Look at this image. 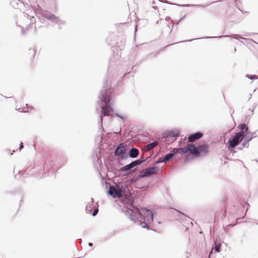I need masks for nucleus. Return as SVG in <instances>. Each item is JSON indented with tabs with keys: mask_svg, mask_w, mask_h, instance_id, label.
Listing matches in <instances>:
<instances>
[{
	"mask_svg": "<svg viewBox=\"0 0 258 258\" xmlns=\"http://www.w3.org/2000/svg\"><path fill=\"white\" fill-rule=\"evenodd\" d=\"M127 205L122 209L125 216L132 221L143 228L151 229L153 222L152 212L146 208L135 207L131 199H126Z\"/></svg>",
	"mask_w": 258,
	"mask_h": 258,
	"instance_id": "nucleus-1",
	"label": "nucleus"
},
{
	"mask_svg": "<svg viewBox=\"0 0 258 258\" xmlns=\"http://www.w3.org/2000/svg\"><path fill=\"white\" fill-rule=\"evenodd\" d=\"M111 80H109V78L106 80L104 84L103 89L100 91V95L99 97L100 101V107L101 108V114L100 116L99 128L101 127L103 129L102 116H105L108 113L112 111V109L109 105L110 101L112 99V94H113V89L111 87Z\"/></svg>",
	"mask_w": 258,
	"mask_h": 258,
	"instance_id": "nucleus-2",
	"label": "nucleus"
},
{
	"mask_svg": "<svg viewBox=\"0 0 258 258\" xmlns=\"http://www.w3.org/2000/svg\"><path fill=\"white\" fill-rule=\"evenodd\" d=\"M244 138L240 133H236L232 138L229 139L227 144L228 149L235 148L242 141Z\"/></svg>",
	"mask_w": 258,
	"mask_h": 258,
	"instance_id": "nucleus-3",
	"label": "nucleus"
},
{
	"mask_svg": "<svg viewBox=\"0 0 258 258\" xmlns=\"http://www.w3.org/2000/svg\"><path fill=\"white\" fill-rule=\"evenodd\" d=\"M108 193L110 196L114 198H120L124 195L123 191L121 189L120 186L116 184H115V185L110 186Z\"/></svg>",
	"mask_w": 258,
	"mask_h": 258,
	"instance_id": "nucleus-4",
	"label": "nucleus"
},
{
	"mask_svg": "<svg viewBox=\"0 0 258 258\" xmlns=\"http://www.w3.org/2000/svg\"><path fill=\"white\" fill-rule=\"evenodd\" d=\"M193 146L194 144H188L184 148H173L171 150V152H173L175 155H176L177 153L181 154H185L188 152H189L191 154H192V153H195L194 150H191V148H192V149H195V147Z\"/></svg>",
	"mask_w": 258,
	"mask_h": 258,
	"instance_id": "nucleus-5",
	"label": "nucleus"
},
{
	"mask_svg": "<svg viewBox=\"0 0 258 258\" xmlns=\"http://www.w3.org/2000/svg\"><path fill=\"white\" fill-rule=\"evenodd\" d=\"M91 203L87 205L86 207V211L87 213H92L93 216H96L98 213V205L97 203H94L93 198L91 199Z\"/></svg>",
	"mask_w": 258,
	"mask_h": 258,
	"instance_id": "nucleus-6",
	"label": "nucleus"
},
{
	"mask_svg": "<svg viewBox=\"0 0 258 258\" xmlns=\"http://www.w3.org/2000/svg\"><path fill=\"white\" fill-rule=\"evenodd\" d=\"M193 147H195V148H196L194 149L195 153H192V155H193L199 156L200 155V153H202L204 155H207L208 153V147L206 144L200 145L198 147H196V145L194 144ZM191 150H193L192 148H191Z\"/></svg>",
	"mask_w": 258,
	"mask_h": 258,
	"instance_id": "nucleus-7",
	"label": "nucleus"
},
{
	"mask_svg": "<svg viewBox=\"0 0 258 258\" xmlns=\"http://www.w3.org/2000/svg\"><path fill=\"white\" fill-rule=\"evenodd\" d=\"M126 146L124 143H120L114 151V155L116 156L120 155L122 158L126 157L127 156V155L125 154Z\"/></svg>",
	"mask_w": 258,
	"mask_h": 258,
	"instance_id": "nucleus-8",
	"label": "nucleus"
},
{
	"mask_svg": "<svg viewBox=\"0 0 258 258\" xmlns=\"http://www.w3.org/2000/svg\"><path fill=\"white\" fill-rule=\"evenodd\" d=\"M55 159L54 158L53 160L52 157H50L46 160L44 168L48 170V172H53L56 169V168H54V167L55 166Z\"/></svg>",
	"mask_w": 258,
	"mask_h": 258,
	"instance_id": "nucleus-9",
	"label": "nucleus"
},
{
	"mask_svg": "<svg viewBox=\"0 0 258 258\" xmlns=\"http://www.w3.org/2000/svg\"><path fill=\"white\" fill-rule=\"evenodd\" d=\"M134 167L131 162L130 164L121 167L119 169V171L120 172H123L124 175H127L131 173H134L135 172L136 169H133Z\"/></svg>",
	"mask_w": 258,
	"mask_h": 258,
	"instance_id": "nucleus-10",
	"label": "nucleus"
},
{
	"mask_svg": "<svg viewBox=\"0 0 258 258\" xmlns=\"http://www.w3.org/2000/svg\"><path fill=\"white\" fill-rule=\"evenodd\" d=\"M24 16L27 19H29L30 20V24L25 29L22 27L21 34L22 35H25L26 34V31H28L30 28H32L34 23H35V19L33 16L29 15L28 13H25Z\"/></svg>",
	"mask_w": 258,
	"mask_h": 258,
	"instance_id": "nucleus-11",
	"label": "nucleus"
},
{
	"mask_svg": "<svg viewBox=\"0 0 258 258\" xmlns=\"http://www.w3.org/2000/svg\"><path fill=\"white\" fill-rule=\"evenodd\" d=\"M40 14L43 17L50 20L51 22H53L56 19V16L55 15L45 10L41 9Z\"/></svg>",
	"mask_w": 258,
	"mask_h": 258,
	"instance_id": "nucleus-12",
	"label": "nucleus"
},
{
	"mask_svg": "<svg viewBox=\"0 0 258 258\" xmlns=\"http://www.w3.org/2000/svg\"><path fill=\"white\" fill-rule=\"evenodd\" d=\"M180 134V131L178 130H171L167 132L164 133L162 135L163 138L170 137H178Z\"/></svg>",
	"mask_w": 258,
	"mask_h": 258,
	"instance_id": "nucleus-13",
	"label": "nucleus"
},
{
	"mask_svg": "<svg viewBox=\"0 0 258 258\" xmlns=\"http://www.w3.org/2000/svg\"><path fill=\"white\" fill-rule=\"evenodd\" d=\"M203 134L201 132H198L196 133L190 135L188 137V142L192 143L197 140H199L202 138Z\"/></svg>",
	"mask_w": 258,
	"mask_h": 258,
	"instance_id": "nucleus-14",
	"label": "nucleus"
},
{
	"mask_svg": "<svg viewBox=\"0 0 258 258\" xmlns=\"http://www.w3.org/2000/svg\"><path fill=\"white\" fill-rule=\"evenodd\" d=\"M146 175L147 177L155 175L158 171V167L157 166H152L148 167L145 169Z\"/></svg>",
	"mask_w": 258,
	"mask_h": 258,
	"instance_id": "nucleus-15",
	"label": "nucleus"
},
{
	"mask_svg": "<svg viewBox=\"0 0 258 258\" xmlns=\"http://www.w3.org/2000/svg\"><path fill=\"white\" fill-rule=\"evenodd\" d=\"M238 127L240 129V131L238 133H240L241 135L244 137L245 133L249 131L247 125L245 123H241L238 126Z\"/></svg>",
	"mask_w": 258,
	"mask_h": 258,
	"instance_id": "nucleus-16",
	"label": "nucleus"
},
{
	"mask_svg": "<svg viewBox=\"0 0 258 258\" xmlns=\"http://www.w3.org/2000/svg\"><path fill=\"white\" fill-rule=\"evenodd\" d=\"M128 156L131 158H136L139 154V151L135 148H132L128 152Z\"/></svg>",
	"mask_w": 258,
	"mask_h": 258,
	"instance_id": "nucleus-17",
	"label": "nucleus"
},
{
	"mask_svg": "<svg viewBox=\"0 0 258 258\" xmlns=\"http://www.w3.org/2000/svg\"><path fill=\"white\" fill-rule=\"evenodd\" d=\"M52 23L57 24L59 29H61L62 26L65 25L66 24V22L64 20L60 19L57 16L56 19H55Z\"/></svg>",
	"mask_w": 258,
	"mask_h": 258,
	"instance_id": "nucleus-18",
	"label": "nucleus"
},
{
	"mask_svg": "<svg viewBox=\"0 0 258 258\" xmlns=\"http://www.w3.org/2000/svg\"><path fill=\"white\" fill-rule=\"evenodd\" d=\"M175 154L173 152H171L167 154L163 158L164 160H165V163L167 162H169L173 159L174 157L175 156Z\"/></svg>",
	"mask_w": 258,
	"mask_h": 258,
	"instance_id": "nucleus-19",
	"label": "nucleus"
},
{
	"mask_svg": "<svg viewBox=\"0 0 258 258\" xmlns=\"http://www.w3.org/2000/svg\"><path fill=\"white\" fill-rule=\"evenodd\" d=\"M255 135V132H252L249 130L247 132L245 133L244 138L246 139L249 138L248 141H250L253 138L256 137Z\"/></svg>",
	"mask_w": 258,
	"mask_h": 258,
	"instance_id": "nucleus-20",
	"label": "nucleus"
},
{
	"mask_svg": "<svg viewBox=\"0 0 258 258\" xmlns=\"http://www.w3.org/2000/svg\"><path fill=\"white\" fill-rule=\"evenodd\" d=\"M159 144L158 141H154L152 143H149L146 146V148L147 150L150 151L152 150L154 148L156 147Z\"/></svg>",
	"mask_w": 258,
	"mask_h": 258,
	"instance_id": "nucleus-21",
	"label": "nucleus"
},
{
	"mask_svg": "<svg viewBox=\"0 0 258 258\" xmlns=\"http://www.w3.org/2000/svg\"><path fill=\"white\" fill-rule=\"evenodd\" d=\"M238 35H235V34H232V35H222V36H220L219 37L218 36H215V37H210V36H207V37H203V38H197L196 39H209V38H217V37H231L233 36H237ZM196 39H191V40H186L185 41H192L194 40H195Z\"/></svg>",
	"mask_w": 258,
	"mask_h": 258,
	"instance_id": "nucleus-22",
	"label": "nucleus"
},
{
	"mask_svg": "<svg viewBox=\"0 0 258 258\" xmlns=\"http://www.w3.org/2000/svg\"><path fill=\"white\" fill-rule=\"evenodd\" d=\"M145 161H146L144 160V157H141L137 160L132 161V163L134 167H135L138 165H140L141 163Z\"/></svg>",
	"mask_w": 258,
	"mask_h": 258,
	"instance_id": "nucleus-23",
	"label": "nucleus"
},
{
	"mask_svg": "<svg viewBox=\"0 0 258 258\" xmlns=\"http://www.w3.org/2000/svg\"><path fill=\"white\" fill-rule=\"evenodd\" d=\"M138 53V46L136 45L132 50L130 52L131 55L132 56V59L134 60L136 55Z\"/></svg>",
	"mask_w": 258,
	"mask_h": 258,
	"instance_id": "nucleus-24",
	"label": "nucleus"
},
{
	"mask_svg": "<svg viewBox=\"0 0 258 258\" xmlns=\"http://www.w3.org/2000/svg\"><path fill=\"white\" fill-rule=\"evenodd\" d=\"M249 139V138H248V139H246L245 138H244L243 140H242L243 142L241 144V146H242V147H248V145H247V144L249 142H250L249 141H248Z\"/></svg>",
	"mask_w": 258,
	"mask_h": 258,
	"instance_id": "nucleus-25",
	"label": "nucleus"
},
{
	"mask_svg": "<svg viewBox=\"0 0 258 258\" xmlns=\"http://www.w3.org/2000/svg\"><path fill=\"white\" fill-rule=\"evenodd\" d=\"M246 77L248 78L250 80H256L258 79V76H256L255 75H248L247 74L245 76Z\"/></svg>",
	"mask_w": 258,
	"mask_h": 258,
	"instance_id": "nucleus-26",
	"label": "nucleus"
},
{
	"mask_svg": "<svg viewBox=\"0 0 258 258\" xmlns=\"http://www.w3.org/2000/svg\"><path fill=\"white\" fill-rule=\"evenodd\" d=\"M214 249L216 252H219L221 251V244L215 242Z\"/></svg>",
	"mask_w": 258,
	"mask_h": 258,
	"instance_id": "nucleus-27",
	"label": "nucleus"
},
{
	"mask_svg": "<svg viewBox=\"0 0 258 258\" xmlns=\"http://www.w3.org/2000/svg\"><path fill=\"white\" fill-rule=\"evenodd\" d=\"M146 172L145 170H142L140 173L138 175V177L139 178H143L145 177H147V175H146Z\"/></svg>",
	"mask_w": 258,
	"mask_h": 258,
	"instance_id": "nucleus-28",
	"label": "nucleus"
},
{
	"mask_svg": "<svg viewBox=\"0 0 258 258\" xmlns=\"http://www.w3.org/2000/svg\"><path fill=\"white\" fill-rule=\"evenodd\" d=\"M114 115L119 117L122 120H124L126 119V118H127V117L126 116L120 115L118 114V113H115V114H114Z\"/></svg>",
	"mask_w": 258,
	"mask_h": 258,
	"instance_id": "nucleus-29",
	"label": "nucleus"
},
{
	"mask_svg": "<svg viewBox=\"0 0 258 258\" xmlns=\"http://www.w3.org/2000/svg\"><path fill=\"white\" fill-rule=\"evenodd\" d=\"M164 158H160L157 160L155 161V164H158L160 163H165V160H164Z\"/></svg>",
	"mask_w": 258,
	"mask_h": 258,
	"instance_id": "nucleus-30",
	"label": "nucleus"
},
{
	"mask_svg": "<svg viewBox=\"0 0 258 258\" xmlns=\"http://www.w3.org/2000/svg\"><path fill=\"white\" fill-rule=\"evenodd\" d=\"M165 20L167 22H169L168 24H167V26L169 28V25L170 24H172V21L171 20V18L169 17H167L165 18Z\"/></svg>",
	"mask_w": 258,
	"mask_h": 258,
	"instance_id": "nucleus-31",
	"label": "nucleus"
},
{
	"mask_svg": "<svg viewBox=\"0 0 258 258\" xmlns=\"http://www.w3.org/2000/svg\"><path fill=\"white\" fill-rule=\"evenodd\" d=\"M192 158V157L190 156V155H186L184 159V162L185 163H186L188 161H189Z\"/></svg>",
	"mask_w": 258,
	"mask_h": 258,
	"instance_id": "nucleus-32",
	"label": "nucleus"
},
{
	"mask_svg": "<svg viewBox=\"0 0 258 258\" xmlns=\"http://www.w3.org/2000/svg\"><path fill=\"white\" fill-rule=\"evenodd\" d=\"M230 218H231V219L234 218L236 220V223L233 224V225H235L237 222V220L240 219V218H238L237 216H235L234 215H232V214L230 215V217H229V219H230Z\"/></svg>",
	"mask_w": 258,
	"mask_h": 258,
	"instance_id": "nucleus-33",
	"label": "nucleus"
},
{
	"mask_svg": "<svg viewBox=\"0 0 258 258\" xmlns=\"http://www.w3.org/2000/svg\"><path fill=\"white\" fill-rule=\"evenodd\" d=\"M242 206L243 208L247 207V210L248 209V207L250 206V205L248 203H245L242 205Z\"/></svg>",
	"mask_w": 258,
	"mask_h": 258,
	"instance_id": "nucleus-34",
	"label": "nucleus"
},
{
	"mask_svg": "<svg viewBox=\"0 0 258 258\" xmlns=\"http://www.w3.org/2000/svg\"><path fill=\"white\" fill-rule=\"evenodd\" d=\"M111 71V67L109 66L108 67V72H107V76H110V72Z\"/></svg>",
	"mask_w": 258,
	"mask_h": 258,
	"instance_id": "nucleus-35",
	"label": "nucleus"
},
{
	"mask_svg": "<svg viewBox=\"0 0 258 258\" xmlns=\"http://www.w3.org/2000/svg\"><path fill=\"white\" fill-rule=\"evenodd\" d=\"M235 148H230L229 149V150H230V152L232 153H236V151L234 149Z\"/></svg>",
	"mask_w": 258,
	"mask_h": 258,
	"instance_id": "nucleus-36",
	"label": "nucleus"
},
{
	"mask_svg": "<svg viewBox=\"0 0 258 258\" xmlns=\"http://www.w3.org/2000/svg\"><path fill=\"white\" fill-rule=\"evenodd\" d=\"M23 148H24L23 144L22 142H21L20 143V147H19L20 150L21 151Z\"/></svg>",
	"mask_w": 258,
	"mask_h": 258,
	"instance_id": "nucleus-37",
	"label": "nucleus"
},
{
	"mask_svg": "<svg viewBox=\"0 0 258 258\" xmlns=\"http://www.w3.org/2000/svg\"><path fill=\"white\" fill-rule=\"evenodd\" d=\"M243 148H244V147H242H242H237V149L238 150H242V149H243Z\"/></svg>",
	"mask_w": 258,
	"mask_h": 258,
	"instance_id": "nucleus-38",
	"label": "nucleus"
},
{
	"mask_svg": "<svg viewBox=\"0 0 258 258\" xmlns=\"http://www.w3.org/2000/svg\"><path fill=\"white\" fill-rule=\"evenodd\" d=\"M185 6H187V7H189V6H196V5H190V4H188V5H184Z\"/></svg>",
	"mask_w": 258,
	"mask_h": 258,
	"instance_id": "nucleus-39",
	"label": "nucleus"
},
{
	"mask_svg": "<svg viewBox=\"0 0 258 258\" xmlns=\"http://www.w3.org/2000/svg\"><path fill=\"white\" fill-rule=\"evenodd\" d=\"M34 27H35V29H34V33H36V31H37V29H36V26H35V25L34 26Z\"/></svg>",
	"mask_w": 258,
	"mask_h": 258,
	"instance_id": "nucleus-40",
	"label": "nucleus"
},
{
	"mask_svg": "<svg viewBox=\"0 0 258 258\" xmlns=\"http://www.w3.org/2000/svg\"><path fill=\"white\" fill-rule=\"evenodd\" d=\"M88 244H89V246H90V247H92L93 246V243H92L90 242V243H89Z\"/></svg>",
	"mask_w": 258,
	"mask_h": 258,
	"instance_id": "nucleus-41",
	"label": "nucleus"
},
{
	"mask_svg": "<svg viewBox=\"0 0 258 258\" xmlns=\"http://www.w3.org/2000/svg\"><path fill=\"white\" fill-rule=\"evenodd\" d=\"M209 4H205V6H208ZM199 6H201V7H204L205 5H198Z\"/></svg>",
	"mask_w": 258,
	"mask_h": 258,
	"instance_id": "nucleus-42",
	"label": "nucleus"
},
{
	"mask_svg": "<svg viewBox=\"0 0 258 258\" xmlns=\"http://www.w3.org/2000/svg\"><path fill=\"white\" fill-rule=\"evenodd\" d=\"M240 38L241 39H245V38H243V37H240Z\"/></svg>",
	"mask_w": 258,
	"mask_h": 258,
	"instance_id": "nucleus-43",
	"label": "nucleus"
},
{
	"mask_svg": "<svg viewBox=\"0 0 258 258\" xmlns=\"http://www.w3.org/2000/svg\"><path fill=\"white\" fill-rule=\"evenodd\" d=\"M251 94H250V95H249V97H250V98H251Z\"/></svg>",
	"mask_w": 258,
	"mask_h": 258,
	"instance_id": "nucleus-44",
	"label": "nucleus"
},
{
	"mask_svg": "<svg viewBox=\"0 0 258 258\" xmlns=\"http://www.w3.org/2000/svg\"><path fill=\"white\" fill-rule=\"evenodd\" d=\"M251 94H250V95H249V97H250V98H251Z\"/></svg>",
	"mask_w": 258,
	"mask_h": 258,
	"instance_id": "nucleus-45",
	"label": "nucleus"
},
{
	"mask_svg": "<svg viewBox=\"0 0 258 258\" xmlns=\"http://www.w3.org/2000/svg\"><path fill=\"white\" fill-rule=\"evenodd\" d=\"M225 214H226V213H227V211L226 210L225 211Z\"/></svg>",
	"mask_w": 258,
	"mask_h": 258,
	"instance_id": "nucleus-46",
	"label": "nucleus"
}]
</instances>
